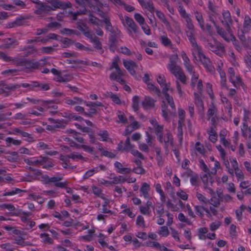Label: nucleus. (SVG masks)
I'll use <instances>...</instances> for the list:
<instances>
[{
	"label": "nucleus",
	"instance_id": "423d86ee",
	"mask_svg": "<svg viewBox=\"0 0 251 251\" xmlns=\"http://www.w3.org/2000/svg\"><path fill=\"white\" fill-rule=\"evenodd\" d=\"M124 142L121 141L118 144L117 150L121 152L129 151L133 149L134 147L133 145H132L130 142V138L127 137L125 143V146H123Z\"/></svg>",
	"mask_w": 251,
	"mask_h": 251
},
{
	"label": "nucleus",
	"instance_id": "e2e57ef3",
	"mask_svg": "<svg viewBox=\"0 0 251 251\" xmlns=\"http://www.w3.org/2000/svg\"><path fill=\"white\" fill-rule=\"evenodd\" d=\"M236 176L240 179H244V176L242 171L238 168L234 170Z\"/></svg>",
	"mask_w": 251,
	"mask_h": 251
},
{
	"label": "nucleus",
	"instance_id": "0e129e2a",
	"mask_svg": "<svg viewBox=\"0 0 251 251\" xmlns=\"http://www.w3.org/2000/svg\"><path fill=\"white\" fill-rule=\"evenodd\" d=\"M60 41L62 42L64 44L67 45V46L73 45L74 43V42L73 40L67 38H62V39L60 40Z\"/></svg>",
	"mask_w": 251,
	"mask_h": 251
},
{
	"label": "nucleus",
	"instance_id": "8fccbe9b",
	"mask_svg": "<svg viewBox=\"0 0 251 251\" xmlns=\"http://www.w3.org/2000/svg\"><path fill=\"white\" fill-rule=\"evenodd\" d=\"M0 58L3 59L6 62H10L14 60V59H12L11 57L7 56L4 52L2 51H0Z\"/></svg>",
	"mask_w": 251,
	"mask_h": 251
},
{
	"label": "nucleus",
	"instance_id": "c85d7f7f",
	"mask_svg": "<svg viewBox=\"0 0 251 251\" xmlns=\"http://www.w3.org/2000/svg\"><path fill=\"white\" fill-rule=\"evenodd\" d=\"M215 28L217 30L218 34H219L221 36H222L225 40L228 41V39L226 37V33L224 30V29L222 27H220L218 25H215Z\"/></svg>",
	"mask_w": 251,
	"mask_h": 251
},
{
	"label": "nucleus",
	"instance_id": "4be33fe9",
	"mask_svg": "<svg viewBox=\"0 0 251 251\" xmlns=\"http://www.w3.org/2000/svg\"><path fill=\"white\" fill-rule=\"evenodd\" d=\"M157 82L160 84L161 87H162V93H163V90L165 89H167V91H169L170 83H166V79L164 77H161L160 75H159L157 79Z\"/></svg>",
	"mask_w": 251,
	"mask_h": 251
},
{
	"label": "nucleus",
	"instance_id": "a19ab883",
	"mask_svg": "<svg viewBox=\"0 0 251 251\" xmlns=\"http://www.w3.org/2000/svg\"><path fill=\"white\" fill-rule=\"evenodd\" d=\"M178 219L180 221L186 223L188 225H192V222L188 219L186 218L184 215L182 213H180L178 214Z\"/></svg>",
	"mask_w": 251,
	"mask_h": 251
},
{
	"label": "nucleus",
	"instance_id": "bf43d9fd",
	"mask_svg": "<svg viewBox=\"0 0 251 251\" xmlns=\"http://www.w3.org/2000/svg\"><path fill=\"white\" fill-rule=\"evenodd\" d=\"M195 208L197 213L201 217H203V214L202 213V211H204V207L202 206L196 205L195 206Z\"/></svg>",
	"mask_w": 251,
	"mask_h": 251
},
{
	"label": "nucleus",
	"instance_id": "603ef678",
	"mask_svg": "<svg viewBox=\"0 0 251 251\" xmlns=\"http://www.w3.org/2000/svg\"><path fill=\"white\" fill-rule=\"evenodd\" d=\"M207 46L208 49L212 51L215 52L216 54H218L217 51L219 50L218 46L213 45L211 43H208L207 45Z\"/></svg>",
	"mask_w": 251,
	"mask_h": 251
},
{
	"label": "nucleus",
	"instance_id": "cd10ccee",
	"mask_svg": "<svg viewBox=\"0 0 251 251\" xmlns=\"http://www.w3.org/2000/svg\"><path fill=\"white\" fill-rule=\"evenodd\" d=\"M13 130L16 133L21 134L24 137H27L28 138V141L30 142L32 141V137L29 133L23 131L18 128H15Z\"/></svg>",
	"mask_w": 251,
	"mask_h": 251
},
{
	"label": "nucleus",
	"instance_id": "5fc2aeb1",
	"mask_svg": "<svg viewBox=\"0 0 251 251\" xmlns=\"http://www.w3.org/2000/svg\"><path fill=\"white\" fill-rule=\"evenodd\" d=\"M140 211L142 214L150 215L151 214V210L149 207H147L143 206L140 207Z\"/></svg>",
	"mask_w": 251,
	"mask_h": 251
},
{
	"label": "nucleus",
	"instance_id": "3c124183",
	"mask_svg": "<svg viewBox=\"0 0 251 251\" xmlns=\"http://www.w3.org/2000/svg\"><path fill=\"white\" fill-rule=\"evenodd\" d=\"M196 149L201 154H203L204 153V149L203 146L201 145L199 142L196 143Z\"/></svg>",
	"mask_w": 251,
	"mask_h": 251
},
{
	"label": "nucleus",
	"instance_id": "f03ea898",
	"mask_svg": "<svg viewBox=\"0 0 251 251\" xmlns=\"http://www.w3.org/2000/svg\"><path fill=\"white\" fill-rule=\"evenodd\" d=\"M16 66L24 67L26 69H37L40 66V63L34 60L22 59L17 62Z\"/></svg>",
	"mask_w": 251,
	"mask_h": 251
},
{
	"label": "nucleus",
	"instance_id": "1a4fd4ad",
	"mask_svg": "<svg viewBox=\"0 0 251 251\" xmlns=\"http://www.w3.org/2000/svg\"><path fill=\"white\" fill-rule=\"evenodd\" d=\"M156 101L149 96H145L144 100L142 102V105L145 109L152 108L155 106Z\"/></svg>",
	"mask_w": 251,
	"mask_h": 251
},
{
	"label": "nucleus",
	"instance_id": "de8ad7c7",
	"mask_svg": "<svg viewBox=\"0 0 251 251\" xmlns=\"http://www.w3.org/2000/svg\"><path fill=\"white\" fill-rule=\"evenodd\" d=\"M182 124H180L178 125L177 127V136L179 139V141L180 143L182 142L183 139V131H182Z\"/></svg>",
	"mask_w": 251,
	"mask_h": 251
},
{
	"label": "nucleus",
	"instance_id": "bb28decb",
	"mask_svg": "<svg viewBox=\"0 0 251 251\" xmlns=\"http://www.w3.org/2000/svg\"><path fill=\"white\" fill-rule=\"evenodd\" d=\"M195 102L196 105L198 107H204L203 101L200 96V95L197 93H194Z\"/></svg>",
	"mask_w": 251,
	"mask_h": 251
},
{
	"label": "nucleus",
	"instance_id": "ddd939ff",
	"mask_svg": "<svg viewBox=\"0 0 251 251\" xmlns=\"http://www.w3.org/2000/svg\"><path fill=\"white\" fill-rule=\"evenodd\" d=\"M168 68L170 71L171 73L176 77H177V75L183 71L179 66L177 65L176 64H175L174 62L169 63L168 65Z\"/></svg>",
	"mask_w": 251,
	"mask_h": 251
},
{
	"label": "nucleus",
	"instance_id": "6ab92c4d",
	"mask_svg": "<svg viewBox=\"0 0 251 251\" xmlns=\"http://www.w3.org/2000/svg\"><path fill=\"white\" fill-rule=\"evenodd\" d=\"M101 22H103L105 23V28L106 30L111 32V33H115V32L117 31V29L116 30L114 29L113 27L112 26L109 18H105V19H103L101 21Z\"/></svg>",
	"mask_w": 251,
	"mask_h": 251
},
{
	"label": "nucleus",
	"instance_id": "5701e85b",
	"mask_svg": "<svg viewBox=\"0 0 251 251\" xmlns=\"http://www.w3.org/2000/svg\"><path fill=\"white\" fill-rule=\"evenodd\" d=\"M123 64H124L125 67L128 71L131 69H133L134 68H137L138 67V66L136 64V63L132 60H129V61L124 60L123 61Z\"/></svg>",
	"mask_w": 251,
	"mask_h": 251
},
{
	"label": "nucleus",
	"instance_id": "774afa93",
	"mask_svg": "<svg viewBox=\"0 0 251 251\" xmlns=\"http://www.w3.org/2000/svg\"><path fill=\"white\" fill-rule=\"evenodd\" d=\"M54 49L51 47H43L41 49L42 52L45 53H50L54 50Z\"/></svg>",
	"mask_w": 251,
	"mask_h": 251
},
{
	"label": "nucleus",
	"instance_id": "72a5a7b5",
	"mask_svg": "<svg viewBox=\"0 0 251 251\" xmlns=\"http://www.w3.org/2000/svg\"><path fill=\"white\" fill-rule=\"evenodd\" d=\"M185 111L182 109H178L179 120L178 124H183L185 120Z\"/></svg>",
	"mask_w": 251,
	"mask_h": 251
},
{
	"label": "nucleus",
	"instance_id": "393cba45",
	"mask_svg": "<svg viewBox=\"0 0 251 251\" xmlns=\"http://www.w3.org/2000/svg\"><path fill=\"white\" fill-rule=\"evenodd\" d=\"M251 26V19L249 16H245L243 24V28L244 29V30H247V31H248L250 29Z\"/></svg>",
	"mask_w": 251,
	"mask_h": 251
},
{
	"label": "nucleus",
	"instance_id": "2f4dec72",
	"mask_svg": "<svg viewBox=\"0 0 251 251\" xmlns=\"http://www.w3.org/2000/svg\"><path fill=\"white\" fill-rule=\"evenodd\" d=\"M217 108L214 104H212L210 105V107L208 109L207 111V116L208 119H210L212 117H214L215 112L217 111Z\"/></svg>",
	"mask_w": 251,
	"mask_h": 251
},
{
	"label": "nucleus",
	"instance_id": "f8f14e48",
	"mask_svg": "<svg viewBox=\"0 0 251 251\" xmlns=\"http://www.w3.org/2000/svg\"><path fill=\"white\" fill-rule=\"evenodd\" d=\"M167 133L165 136L163 142L165 144V148L166 150L168 149L169 145L173 146L174 145V139L173 135L169 130H166Z\"/></svg>",
	"mask_w": 251,
	"mask_h": 251
},
{
	"label": "nucleus",
	"instance_id": "2eb2a0df",
	"mask_svg": "<svg viewBox=\"0 0 251 251\" xmlns=\"http://www.w3.org/2000/svg\"><path fill=\"white\" fill-rule=\"evenodd\" d=\"M167 89H165L163 90V93H162L165 97V99L167 100L168 104L170 105L172 109L175 111L176 110V106L174 101V99L172 96H171L168 93Z\"/></svg>",
	"mask_w": 251,
	"mask_h": 251
},
{
	"label": "nucleus",
	"instance_id": "e433bc0d",
	"mask_svg": "<svg viewBox=\"0 0 251 251\" xmlns=\"http://www.w3.org/2000/svg\"><path fill=\"white\" fill-rule=\"evenodd\" d=\"M160 40L162 44L166 47L171 46L172 45V42L171 40L167 36H161Z\"/></svg>",
	"mask_w": 251,
	"mask_h": 251
},
{
	"label": "nucleus",
	"instance_id": "7ed1b4c3",
	"mask_svg": "<svg viewBox=\"0 0 251 251\" xmlns=\"http://www.w3.org/2000/svg\"><path fill=\"white\" fill-rule=\"evenodd\" d=\"M224 20L222 21V23L224 25L226 31L230 34H232V30L230 26L233 24V21L231 19L230 14L228 11H224L222 13Z\"/></svg>",
	"mask_w": 251,
	"mask_h": 251
},
{
	"label": "nucleus",
	"instance_id": "7c9ffc66",
	"mask_svg": "<svg viewBox=\"0 0 251 251\" xmlns=\"http://www.w3.org/2000/svg\"><path fill=\"white\" fill-rule=\"evenodd\" d=\"M139 98L137 96H135L132 99V107L134 111H137L139 109Z\"/></svg>",
	"mask_w": 251,
	"mask_h": 251
},
{
	"label": "nucleus",
	"instance_id": "09e8293b",
	"mask_svg": "<svg viewBox=\"0 0 251 251\" xmlns=\"http://www.w3.org/2000/svg\"><path fill=\"white\" fill-rule=\"evenodd\" d=\"M144 6H145V8L147 9L152 13H153L155 11V8L153 6V2L151 1L148 2Z\"/></svg>",
	"mask_w": 251,
	"mask_h": 251
},
{
	"label": "nucleus",
	"instance_id": "0eeeda50",
	"mask_svg": "<svg viewBox=\"0 0 251 251\" xmlns=\"http://www.w3.org/2000/svg\"><path fill=\"white\" fill-rule=\"evenodd\" d=\"M36 8L37 9L35 10L34 13L37 15H41L45 13L48 14L51 11V6L43 2L41 3L40 5H37Z\"/></svg>",
	"mask_w": 251,
	"mask_h": 251
},
{
	"label": "nucleus",
	"instance_id": "f704fd0d",
	"mask_svg": "<svg viewBox=\"0 0 251 251\" xmlns=\"http://www.w3.org/2000/svg\"><path fill=\"white\" fill-rule=\"evenodd\" d=\"M158 233L162 236L166 237L169 234V231L167 226H163L160 227Z\"/></svg>",
	"mask_w": 251,
	"mask_h": 251
},
{
	"label": "nucleus",
	"instance_id": "338daca9",
	"mask_svg": "<svg viewBox=\"0 0 251 251\" xmlns=\"http://www.w3.org/2000/svg\"><path fill=\"white\" fill-rule=\"evenodd\" d=\"M179 12L181 17H182L184 19H186L189 17L188 15L186 13L185 10L183 8V6H179Z\"/></svg>",
	"mask_w": 251,
	"mask_h": 251
},
{
	"label": "nucleus",
	"instance_id": "58836bf2",
	"mask_svg": "<svg viewBox=\"0 0 251 251\" xmlns=\"http://www.w3.org/2000/svg\"><path fill=\"white\" fill-rule=\"evenodd\" d=\"M83 101V100L78 97H74V100H68L67 103L71 105H74L76 103H81Z\"/></svg>",
	"mask_w": 251,
	"mask_h": 251
},
{
	"label": "nucleus",
	"instance_id": "b1692460",
	"mask_svg": "<svg viewBox=\"0 0 251 251\" xmlns=\"http://www.w3.org/2000/svg\"><path fill=\"white\" fill-rule=\"evenodd\" d=\"M40 237L43 239L42 242L44 244L51 245L53 243V240L52 238L50 237L48 233H44L40 235Z\"/></svg>",
	"mask_w": 251,
	"mask_h": 251
},
{
	"label": "nucleus",
	"instance_id": "69168bd1",
	"mask_svg": "<svg viewBox=\"0 0 251 251\" xmlns=\"http://www.w3.org/2000/svg\"><path fill=\"white\" fill-rule=\"evenodd\" d=\"M187 22V27L190 30H193L194 29V25L192 24V20L188 17L185 19Z\"/></svg>",
	"mask_w": 251,
	"mask_h": 251
},
{
	"label": "nucleus",
	"instance_id": "f3484780",
	"mask_svg": "<svg viewBox=\"0 0 251 251\" xmlns=\"http://www.w3.org/2000/svg\"><path fill=\"white\" fill-rule=\"evenodd\" d=\"M155 12L158 18L166 25L167 29L169 30L171 28V25L169 22L166 19L165 15L158 10H156Z\"/></svg>",
	"mask_w": 251,
	"mask_h": 251
},
{
	"label": "nucleus",
	"instance_id": "9b49d317",
	"mask_svg": "<svg viewBox=\"0 0 251 251\" xmlns=\"http://www.w3.org/2000/svg\"><path fill=\"white\" fill-rule=\"evenodd\" d=\"M76 28L82 32L83 35L87 38L90 37L89 36L92 34L90 31L89 27L83 23L77 22L76 23Z\"/></svg>",
	"mask_w": 251,
	"mask_h": 251
},
{
	"label": "nucleus",
	"instance_id": "79ce46f5",
	"mask_svg": "<svg viewBox=\"0 0 251 251\" xmlns=\"http://www.w3.org/2000/svg\"><path fill=\"white\" fill-rule=\"evenodd\" d=\"M202 181L204 185V188L208 189V187L209 186V174H205L201 177ZM210 191H212V189H209Z\"/></svg>",
	"mask_w": 251,
	"mask_h": 251
},
{
	"label": "nucleus",
	"instance_id": "c756f323",
	"mask_svg": "<svg viewBox=\"0 0 251 251\" xmlns=\"http://www.w3.org/2000/svg\"><path fill=\"white\" fill-rule=\"evenodd\" d=\"M238 36L241 42H242V44L244 46H247L248 44V42L246 39V38L244 35V32L242 30H241L240 31H238Z\"/></svg>",
	"mask_w": 251,
	"mask_h": 251
},
{
	"label": "nucleus",
	"instance_id": "412c9836",
	"mask_svg": "<svg viewBox=\"0 0 251 251\" xmlns=\"http://www.w3.org/2000/svg\"><path fill=\"white\" fill-rule=\"evenodd\" d=\"M187 35L190 42L192 44V46L196 48L197 50H200V49H201V48L199 47L197 44L196 39L194 37L193 33L191 31L188 32L187 33Z\"/></svg>",
	"mask_w": 251,
	"mask_h": 251
},
{
	"label": "nucleus",
	"instance_id": "f257e3e1",
	"mask_svg": "<svg viewBox=\"0 0 251 251\" xmlns=\"http://www.w3.org/2000/svg\"><path fill=\"white\" fill-rule=\"evenodd\" d=\"M197 51L199 58V60L201 62L205 69L209 72H213L214 71V67L212 66L210 59L203 54L201 49L197 50Z\"/></svg>",
	"mask_w": 251,
	"mask_h": 251
},
{
	"label": "nucleus",
	"instance_id": "49530a36",
	"mask_svg": "<svg viewBox=\"0 0 251 251\" xmlns=\"http://www.w3.org/2000/svg\"><path fill=\"white\" fill-rule=\"evenodd\" d=\"M95 1V0H75L76 3L80 6L84 5L85 1H86L88 3L90 7H91V5Z\"/></svg>",
	"mask_w": 251,
	"mask_h": 251
},
{
	"label": "nucleus",
	"instance_id": "a878e982",
	"mask_svg": "<svg viewBox=\"0 0 251 251\" xmlns=\"http://www.w3.org/2000/svg\"><path fill=\"white\" fill-rule=\"evenodd\" d=\"M73 78V76L70 75H65L64 76H61L59 75L57 76V81L59 82H67L71 80Z\"/></svg>",
	"mask_w": 251,
	"mask_h": 251
},
{
	"label": "nucleus",
	"instance_id": "052dcab7",
	"mask_svg": "<svg viewBox=\"0 0 251 251\" xmlns=\"http://www.w3.org/2000/svg\"><path fill=\"white\" fill-rule=\"evenodd\" d=\"M131 153L134 155V156H137L140 159L144 160L145 159L144 155L140 152L136 150L132 149L131 151Z\"/></svg>",
	"mask_w": 251,
	"mask_h": 251
},
{
	"label": "nucleus",
	"instance_id": "6e6d98bb",
	"mask_svg": "<svg viewBox=\"0 0 251 251\" xmlns=\"http://www.w3.org/2000/svg\"><path fill=\"white\" fill-rule=\"evenodd\" d=\"M184 65L185 67V68L186 69V70H187V71L191 74H192V75H193V73H195V71H194L193 69H194V67L192 65H191L189 62L188 63H184Z\"/></svg>",
	"mask_w": 251,
	"mask_h": 251
},
{
	"label": "nucleus",
	"instance_id": "6e6552de",
	"mask_svg": "<svg viewBox=\"0 0 251 251\" xmlns=\"http://www.w3.org/2000/svg\"><path fill=\"white\" fill-rule=\"evenodd\" d=\"M103 6V5L102 2H101L99 0H95V2H94L91 5V7H94V9L97 12L98 15L101 18L105 19V18H109L105 16V14L100 10Z\"/></svg>",
	"mask_w": 251,
	"mask_h": 251
},
{
	"label": "nucleus",
	"instance_id": "680f3d73",
	"mask_svg": "<svg viewBox=\"0 0 251 251\" xmlns=\"http://www.w3.org/2000/svg\"><path fill=\"white\" fill-rule=\"evenodd\" d=\"M86 106L95 108L97 106H103V104L101 102L99 101H97L95 102H89V103H86Z\"/></svg>",
	"mask_w": 251,
	"mask_h": 251
},
{
	"label": "nucleus",
	"instance_id": "39448f33",
	"mask_svg": "<svg viewBox=\"0 0 251 251\" xmlns=\"http://www.w3.org/2000/svg\"><path fill=\"white\" fill-rule=\"evenodd\" d=\"M121 33V31L117 28V31L111 33L109 37V47L111 50L113 51L116 49L118 43V36Z\"/></svg>",
	"mask_w": 251,
	"mask_h": 251
},
{
	"label": "nucleus",
	"instance_id": "13d9d810",
	"mask_svg": "<svg viewBox=\"0 0 251 251\" xmlns=\"http://www.w3.org/2000/svg\"><path fill=\"white\" fill-rule=\"evenodd\" d=\"M176 195L184 201H186L188 199L187 194L182 190L177 192L176 193Z\"/></svg>",
	"mask_w": 251,
	"mask_h": 251
},
{
	"label": "nucleus",
	"instance_id": "864d4df0",
	"mask_svg": "<svg viewBox=\"0 0 251 251\" xmlns=\"http://www.w3.org/2000/svg\"><path fill=\"white\" fill-rule=\"evenodd\" d=\"M199 78V75H196V73H193V75L191 77V85L192 88H194L196 86V83Z\"/></svg>",
	"mask_w": 251,
	"mask_h": 251
},
{
	"label": "nucleus",
	"instance_id": "c03bdc74",
	"mask_svg": "<svg viewBox=\"0 0 251 251\" xmlns=\"http://www.w3.org/2000/svg\"><path fill=\"white\" fill-rule=\"evenodd\" d=\"M132 172L138 175H144L146 173V170L142 167V166L137 167L132 170Z\"/></svg>",
	"mask_w": 251,
	"mask_h": 251
},
{
	"label": "nucleus",
	"instance_id": "aec40b11",
	"mask_svg": "<svg viewBox=\"0 0 251 251\" xmlns=\"http://www.w3.org/2000/svg\"><path fill=\"white\" fill-rule=\"evenodd\" d=\"M0 87H4L5 89H7L9 91H15L16 89H18L21 87L20 84H15L12 85L11 86H8L5 84L4 81H0Z\"/></svg>",
	"mask_w": 251,
	"mask_h": 251
},
{
	"label": "nucleus",
	"instance_id": "dca6fc26",
	"mask_svg": "<svg viewBox=\"0 0 251 251\" xmlns=\"http://www.w3.org/2000/svg\"><path fill=\"white\" fill-rule=\"evenodd\" d=\"M125 20L128 26L134 32L137 33L138 30V27L133 19L127 16H125Z\"/></svg>",
	"mask_w": 251,
	"mask_h": 251
},
{
	"label": "nucleus",
	"instance_id": "9d476101",
	"mask_svg": "<svg viewBox=\"0 0 251 251\" xmlns=\"http://www.w3.org/2000/svg\"><path fill=\"white\" fill-rule=\"evenodd\" d=\"M88 38H89L91 42L94 43V47L95 49L98 50H100V53H103V50L102 48L101 43L100 42L99 38L95 36L94 34L92 33Z\"/></svg>",
	"mask_w": 251,
	"mask_h": 251
},
{
	"label": "nucleus",
	"instance_id": "473e14b6",
	"mask_svg": "<svg viewBox=\"0 0 251 251\" xmlns=\"http://www.w3.org/2000/svg\"><path fill=\"white\" fill-rule=\"evenodd\" d=\"M22 192H25V191L22 190L19 188H15L14 189L11 190V191L4 193L3 194V196H12L20 193Z\"/></svg>",
	"mask_w": 251,
	"mask_h": 251
},
{
	"label": "nucleus",
	"instance_id": "ea45409f",
	"mask_svg": "<svg viewBox=\"0 0 251 251\" xmlns=\"http://www.w3.org/2000/svg\"><path fill=\"white\" fill-rule=\"evenodd\" d=\"M134 18L140 25H143L145 24V19L140 14L135 13Z\"/></svg>",
	"mask_w": 251,
	"mask_h": 251
},
{
	"label": "nucleus",
	"instance_id": "4c0bfd02",
	"mask_svg": "<svg viewBox=\"0 0 251 251\" xmlns=\"http://www.w3.org/2000/svg\"><path fill=\"white\" fill-rule=\"evenodd\" d=\"M108 96L114 102L118 104L121 103V100L117 95L114 94L112 92L108 93Z\"/></svg>",
	"mask_w": 251,
	"mask_h": 251
},
{
	"label": "nucleus",
	"instance_id": "4d7b16f0",
	"mask_svg": "<svg viewBox=\"0 0 251 251\" xmlns=\"http://www.w3.org/2000/svg\"><path fill=\"white\" fill-rule=\"evenodd\" d=\"M136 224L139 226H142L144 227L145 226V221L144 218L142 216L139 215L137 217L136 220Z\"/></svg>",
	"mask_w": 251,
	"mask_h": 251
},
{
	"label": "nucleus",
	"instance_id": "37998d69",
	"mask_svg": "<svg viewBox=\"0 0 251 251\" xmlns=\"http://www.w3.org/2000/svg\"><path fill=\"white\" fill-rule=\"evenodd\" d=\"M177 79H179L181 82H182L184 84H186L187 81V77L185 75L184 72H182L181 73L177 75V77H176Z\"/></svg>",
	"mask_w": 251,
	"mask_h": 251
},
{
	"label": "nucleus",
	"instance_id": "a18cd8bd",
	"mask_svg": "<svg viewBox=\"0 0 251 251\" xmlns=\"http://www.w3.org/2000/svg\"><path fill=\"white\" fill-rule=\"evenodd\" d=\"M93 193L96 195V196L98 197H100L102 199H104L103 197L100 196V195L101 194V190L100 188L96 186H93L92 187Z\"/></svg>",
	"mask_w": 251,
	"mask_h": 251
},
{
	"label": "nucleus",
	"instance_id": "a211bd4d",
	"mask_svg": "<svg viewBox=\"0 0 251 251\" xmlns=\"http://www.w3.org/2000/svg\"><path fill=\"white\" fill-rule=\"evenodd\" d=\"M150 189V185L149 184L146 182H144L142 184V187L140 188V191L145 198H149L150 197L148 192Z\"/></svg>",
	"mask_w": 251,
	"mask_h": 251
},
{
	"label": "nucleus",
	"instance_id": "20e7f679",
	"mask_svg": "<svg viewBox=\"0 0 251 251\" xmlns=\"http://www.w3.org/2000/svg\"><path fill=\"white\" fill-rule=\"evenodd\" d=\"M50 4L52 5L51 10H55L56 9H65L72 7L71 3L69 1L64 2L59 0H51Z\"/></svg>",
	"mask_w": 251,
	"mask_h": 251
},
{
	"label": "nucleus",
	"instance_id": "c9c22d12",
	"mask_svg": "<svg viewBox=\"0 0 251 251\" xmlns=\"http://www.w3.org/2000/svg\"><path fill=\"white\" fill-rule=\"evenodd\" d=\"M125 181H126V179L124 178L123 176H120L113 177L112 183H113V184H117L120 183H124Z\"/></svg>",
	"mask_w": 251,
	"mask_h": 251
},
{
	"label": "nucleus",
	"instance_id": "4468645a",
	"mask_svg": "<svg viewBox=\"0 0 251 251\" xmlns=\"http://www.w3.org/2000/svg\"><path fill=\"white\" fill-rule=\"evenodd\" d=\"M49 121L51 123L55 124L54 127L55 128H64L65 127V125L68 124L69 121L62 119V120H55L53 118H49Z\"/></svg>",
	"mask_w": 251,
	"mask_h": 251
}]
</instances>
